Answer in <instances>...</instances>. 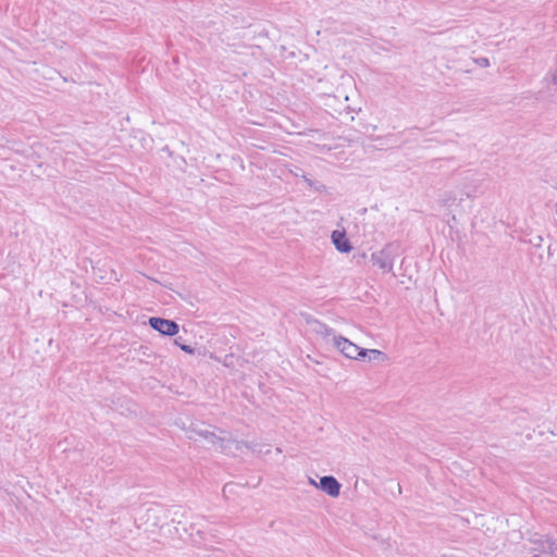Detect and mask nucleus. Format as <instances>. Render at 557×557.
<instances>
[{
  "mask_svg": "<svg viewBox=\"0 0 557 557\" xmlns=\"http://www.w3.org/2000/svg\"><path fill=\"white\" fill-rule=\"evenodd\" d=\"M213 429L219 431V434L215 433V431L209 430L208 428L193 425L188 431V437L194 441H196L197 437H200L214 447L225 449V443L228 442V438L225 436L226 432L218 428Z\"/></svg>",
  "mask_w": 557,
  "mask_h": 557,
  "instance_id": "obj_1",
  "label": "nucleus"
},
{
  "mask_svg": "<svg viewBox=\"0 0 557 557\" xmlns=\"http://www.w3.org/2000/svg\"><path fill=\"white\" fill-rule=\"evenodd\" d=\"M399 245L396 243H389L381 250L371 255V262L373 265L379 267L383 272H392L394 260L397 257Z\"/></svg>",
  "mask_w": 557,
  "mask_h": 557,
  "instance_id": "obj_2",
  "label": "nucleus"
},
{
  "mask_svg": "<svg viewBox=\"0 0 557 557\" xmlns=\"http://www.w3.org/2000/svg\"><path fill=\"white\" fill-rule=\"evenodd\" d=\"M333 346L336 347L346 358H366V349L343 336H333Z\"/></svg>",
  "mask_w": 557,
  "mask_h": 557,
  "instance_id": "obj_3",
  "label": "nucleus"
},
{
  "mask_svg": "<svg viewBox=\"0 0 557 557\" xmlns=\"http://www.w3.org/2000/svg\"><path fill=\"white\" fill-rule=\"evenodd\" d=\"M149 325L162 335L173 336L180 331V326L175 321L163 318L152 317L149 319Z\"/></svg>",
  "mask_w": 557,
  "mask_h": 557,
  "instance_id": "obj_4",
  "label": "nucleus"
},
{
  "mask_svg": "<svg viewBox=\"0 0 557 557\" xmlns=\"http://www.w3.org/2000/svg\"><path fill=\"white\" fill-rule=\"evenodd\" d=\"M307 324L309 325L310 331L313 334L320 336L321 339L324 341L326 344H333V336L336 335L334 334V331L332 329H330L327 325L313 318L307 319Z\"/></svg>",
  "mask_w": 557,
  "mask_h": 557,
  "instance_id": "obj_5",
  "label": "nucleus"
},
{
  "mask_svg": "<svg viewBox=\"0 0 557 557\" xmlns=\"http://www.w3.org/2000/svg\"><path fill=\"white\" fill-rule=\"evenodd\" d=\"M532 543L534 544L532 550L557 557V544L550 537L541 536L533 540Z\"/></svg>",
  "mask_w": 557,
  "mask_h": 557,
  "instance_id": "obj_6",
  "label": "nucleus"
},
{
  "mask_svg": "<svg viewBox=\"0 0 557 557\" xmlns=\"http://www.w3.org/2000/svg\"><path fill=\"white\" fill-rule=\"evenodd\" d=\"M341 483L332 475H324L320 479L319 488L331 497H337L341 493Z\"/></svg>",
  "mask_w": 557,
  "mask_h": 557,
  "instance_id": "obj_7",
  "label": "nucleus"
},
{
  "mask_svg": "<svg viewBox=\"0 0 557 557\" xmlns=\"http://www.w3.org/2000/svg\"><path fill=\"white\" fill-rule=\"evenodd\" d=\"M332 242L335 245L336 249L341 252H349L352 248L348 238L346 237L345 231H333Z\"/></svg>",
  "mask_w": 557,
  "mask_h": 557,
  "instance_id": "obj_8",
  "label": "nucleus"
},
{
  "mask_svg": "<svg viewBox=\"0 0 557 557\" xmlns=\"http://www.w3.org/2000/svg\"><path fill=\"white\" fill-rule=\"evenodd\" d=\"M92 272H94V275L99 280V281H106V282H119L120 281V277L117 275V273L112 269L110 270L109 273H104L100 268L98 267H92Z\"/></svg>",
  "mask_w": 557,
  "mask_h": 557,
  "instance_id": "obj_9",
  "label": "nucleus"
},
{
  "mask_svg": "<svg viewBox=\"0 0 557 557\" xmlns=\"http://www.w3.org/2000/svg\"><path fill=\"white\" fill-rule=\"evenodd\" d=\"M366 357H368L369 361L371 360H385L386 356L383 351L377 349H366Z\"/></svg>",
  "mask_w": 557,
  "mask_h": 557,
  "instance_id": "obj_10",
  "label": "nucleus"
},
{
  "mask_svg": "<svg viewBox=\"0 0 557 557\" xmlns=\"http://www.w3.org/2000/svg\"><path fill=\"white\" fill-rule=\"evenodd\" d=\"M175 345H177L183 351L189 354V355H194L195 354V349L189 346V345H186L185 343H182V336H178L177 338H175L174 341Z\"/></svg>",
  "mask_w": 557,
  "mask_h": 557,
  "instance_id": "obj_11",
  "label": "nucleus"
},
{
  "mask_svg": "<svg viewBox=\"0 0 557 557\" xmlns=\"http://www.w3.org/2000/svg\"><path fill=\"white\" fill-rule=\"evenodd\" d=\"M341 86L344 87H351L352 86V78L350 75L347 74H341L339 75Z\"/></svg>",
  "mask_w": 557,
  "mask_h": 557,
  "instance_id": "obj_12",
  "label": "nucleus"
},
{
  "mask_svg": "<svg viewBox=\"0 0 557 557\" xmlns=\"http://www.w3.org/2000/svg\"><path fill=\"white\" fill-rule=\"evenodd\" d=\"M473 62L481 67L490 66V60L487 58H476V59H473Z\"/></svg>",
  "mask_w": 557,
  "mask_h": 557,
  "instance_id": "obj_13",
  "label": "nucleus"
},
{
  "mask_svg": "<svg viewBox=\"0 0 557 557\" xmlns=\"http://www.w3.org/2000/svg\"><path fill=\"white\" fill-rule=\"evenodd\" d=\"M334 98H343L345 101L349 100V96L344 89H337L336 94H334Z\"/></svg>",
  "mask_w": 557,
  "mask_h": 557,
  "instance_id": "obj_14",
  "label": "nucleus"
},
{
  "mask_svg": "<svg viewBox=\"0 0 557 557\" xmlns=\"http://www.w3.org/2000/svg\"><path fill=\"white\" fill-rule=\"evenodd\" d=\"M234 485L228 483L223 486V495L227 497V494H231L233 492Z\"/></svg>",
  "mask_w": 557,
  "mask_h": 557,
  "instance_id": "obj_15",
  "label": "nucleus"
},
{
  "mask_svg": "<svg viewBox=\"0 0 557 557\" xmlns=\"http://www.w3.org/2000/svg\"><path fill=\"white\" fill-rule=\"evenodd\" d=\"M534 246L536 247H540L542 242H543V238L542 236H536L534 239H531L530 240Z\"/></svg>",
  "mask_w": 557,
  "mask_h": 557,
  "instance_id": "obj_16",
  "label": "nucleus"
},
{
  "mask_svg": "<svg viewBox=\"0 0 557 557\" xmlns=\"http://www.w3.org/2000/svg\"><path fill=\"white\" fill-rule=\"evenodd\" d=\"M242 445H243V446H245V447H246V448H248V449H252V450H255V446L252 445V443H248V442H240V443H238L237 448H239Z\"/></svg>",
  "mask_w": 557,
  "mask_h": 557,
  "instance_id": "obj_17",
  "label": "nucleus"
},
{
  "mask_svg": "<svg viewBox=\"0 0 557 557\" xmlns=\"http://www.w3.org/2000/svg\"><path fill=\"white\" fill-rule=\"evenodd\" d=\"M552 82L554 85L557 86V69L554 71V73L552 75Z\"/></svg>",
  "mask_w": 557,
  "mask_h": 557,
  "instance_id": "obj_18",
  "label": "nucleus"
},
{
  "mask_svg": "<svg viewBox=\"0 0 557 557\" xmlns=\"http://www.w3.org/2000/svg\"><path fill=\"white\" fill-rule=\"evenodd\" d=\"M302 178L308 184V186H310V187L313 186V182L309 177H307L306 175H302Z\"/></svg>",
  "mask_w": 557,
  "mask_h": 557,
  "instance_id": "obj_19",
  "label": "nucleus"
},
{
  "mask_svg": "<svg viewBox=\"0 0 557 557\" xmlns=\"http://www.w3.org/2000/svg\"><path fill=\"white\" fill-rule=\"evenodd\" d=\"M309 484L319 488V483H317L312 478H309Z\"/></svg>",
  "mask_w": 557,
  "mask_h": 557,
  "instance_id": "obj_20",
  "label": "nucleus"
},
{
  "mask_svg": "<svg viewBox=\"0 0 557 557\" xmlns=\"http://www.w3.org/2000/svg\"><path fill=\"white\" fill-rule=\"evenodd\" d=\"M345 109H346V110H348V111H351V112H355V111H356V108H352V107H350L349 104H347V106L345 107Z\"/></svg>",
  "mask_w": 557,
  "mask_h": 557,
  "instance_id": "obj_21",
  "label": "nucleus"
},
{
  "mask_svg": "<svg viewBox=\"0 0 557 557\" xmlns=\"http://www.w3.org/2000/svg\"><path fill=\"white\" fill-rule=\"evenodd\" d=\"M324 188H325V186H324V185H320V186H317V187H315V189H317V190H322V189H324Z\"/></svg>",
  "mask_w": 557,
  "mask_h": 557,
  "instance_id": "obj_22",
  "label": "nucleus"
},
{
  "mask_svg": "<svg viewBox=\"0 0 557 557\" xmlns=\"http://www.w3.org/2000/svg\"><path fill=\"white\" fill-rule=\"evenodd\" d=\"M555 207H556V214H557V203H556V206H555Z\"/></svg>",
  "mask_w": 557,
  "mask_h": 557,
  "instance_id": "obj_23",
  "label": "nucleus"
}]
</instances>
